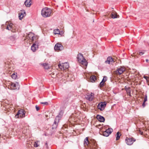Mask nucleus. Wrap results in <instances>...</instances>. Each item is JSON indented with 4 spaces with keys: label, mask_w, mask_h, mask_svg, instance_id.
<instances>
[{
    "label": "nucleus",
    "mask_w": 149,
    "mask_h": 149,
    "mask_svg": "<svg viewBox=\"0 0 149 149\" xmlns=\"http://www.w3.org/2000/svg\"><path fill=\"white\" fill-rule=\"evenodd\" d=\"M107 80V77L106 76H104L103 79L102 80V81L104 82H105Z\"/></svg>",
    "instance_id": "c756f323"
},
{
    "label": "nucleus",
    "mask_w": 149,
    "mask_h": 149,
    "mask_svg": "<svg viewBox=\"0 0 149 149\" xmlns=\"http://www.w3.org/2000/svg\"><path fill=\"white\" fill-rule=\"evenodd\" d=\"M54 33L55 34H60V31L58 29H55L54 31Z\"/></svg>",
    "instance_id": "393cba45"
},
{
    "label": "nucleus",
    "mask_w": 149,
    "mask_h": 149,
    "mask_svg": "<svg viewBox=\"0 0 149 149\" xmlns=\"http://www.w3.org/2000/svg\"><path fill=\"white\" fill-rule=\"evenodd\" d=\"M26 15L25 11L24 10H21L19 13V17L20 19H21L24 16Z\"/></svg>",
    "instance_id": "f8f14e48"
},
{
    "label": "nucleus",
    "mask_w": 149,
    "mask_h": 149,
    "mask_svg": "<svg viewBox=\"0 0 149 149\" xmlns=\"http://www.w3.org/2000/svg\"><path fill=\"white\" fill-rule=\"evenodd\" d=\"M106 106L105 102H101L97 106L98 108L100 111H102Z\"/></svg>",
    "instance_id": "0eeeda50"
},
{
    "label": "nucleus",
    "mask_w": 149,
    "mask_h": 149,
    "mask_svg": "<svg viewBox=\"0 0 149 149\" xmlns=\"http://www.w3.org/2000/svg\"><path fill=\"white\" fill-rule=\"evenodd\" d=\"M33 38H34V37L33 36H32L31 37V38H32V40H33Z\"/></svg>",
    "instance_id": "ea45409f"
},
{
    "label": "nucleus",
    "mask_w": 149,
    "mask_h": 149,
    "mask_svg": "<svg viewBox=\"0 0 149 149\" xmlns=\"http://www.w3.org/2000/svg\"><path fill=\"white\" fill-rule=\"evenodd\" d=\"M6 29L14 33L16 31V30L14 26L12 23H10L7 26Z\"/></svg>",
    "instance_id": "39448f33"
},
{
    "label": "nucleus",
    "mask_w": 149,
    "mask_h": 149,
    "mask_svg": "<svg viewBox=\"0 0 149 149\" xmlns=\"http://www.w3.org/2000/svg\"><path fill=\"white\" fill-rule=\"evenodd\" d=\"M63 66L64 67V69H68L69 67V65L67 63H63Z\"/></svg>",
    "instance_id": "6ab92c4d"
},
{
    "label": "nucleus",
    "mask_w": 149,
    "mask_h": 149,
    "mask_svg": "<svg viewBox=\"0 0 149 149\" xmlns=\"http://www.w3.org/2000/svg\"><path fill=\"white\" fill-rule=\"evenodd\" d=\"M41 65L45 69H48L49 68V65L48 63H45L42 64Z\"/></svg>",
    "instance_id": "f3484780"
},
{
    "label": "nucleus",
    "mask_w": 149,
    "mask_h": 149,
    "mask_svg": "<svg viewBox=\"0 0 149 149\" xmlns=\"http://www.w3.org/2000/svg\"><path fill=\"white\" fill-rule=\"evenodd\" d=\"M121 136V134L120 132H118L116 134V140H118L120 138V136Z\"/></svg>",
    "instance_id": "412c9836"
},
{
    "label": "nucleus",
    "mask_w": 149,
    "mask_h": 149,
    "mask_svg": "<svg viewBox=\"0 0 149 149\" xmlns=\"http://www.w3.org/2000/svg\"><path fill=\"white\" fill-rule=\"evenodd\" d=\"M54 49L56 50H62L63 49V47L61 44L57 43L54 47Z\"/></svg>",
    "instance_id": "6e6552de"
},
{
    "label": "nucleus",
    "mask_w": 149,
    "mask_h": 149,
    "mask_svg": "<svg viewBox=\"0 0 149 149\" xmlns=\"http://www.w3.org/2000/svg\"><path fill=\"white\" fill-rule=\"evenodd\" d=\"M94 97V94L92 93H88L86 96V98L87 100L89 101H92Z\"/></svg>",
    "instance_id": "9d476101"
},
{
    "label": "nucleus",
    "mask_w": 149,
    "mask_h": 149,
    "mask_svg": "<svg viewBox=\"0 0 149 149\" xmlns=\"http://www.w3.org/2000/svg\"><path fill=\"white\" fill-rule=\"evenodd\" d=\"M40 103L45 105H47L48 104V103L47 102H40Z\"/></svg>",
    "instance_id": "72a5a7b5"
},
{
    "label": "nucleus",
    "mask_w": 149,
    "mask_h": 149,
    "mask_svg": "<svg viewBox=\"0 0 149 149\" xmlns=\"http://www.w3.org/2000/svg\"><path fill=\"white\" fill-rule=\"evenodd\" d=\"M38 48V45L35 43L33 44L31 47V49L33 52L36 51Z\"/></svg>",
    "instance_id": "2eb2a0df"
},
{
    "label": "nucleus",
    "mask_w": 149,
    "mask_h": 149,
    "mask_svg": "<svg viewBox=\"0 0 149 149\" xmlns=\"http://www.w3.org/2000/svg\"><path fill=\"white\" fill-rule=\"evenodd\" d=\"M58 66L59 68L61 70H64V68L63 66V64L62 63L61 64H59L58 65Z\"/></svg>",
    "instance_id": "a878e982"
},
{
    "label": "nucleus",
    "mask_w": 149,
    "mask_h": 149,
    "mask_svg": "<svg viewBox=\"0 0 149 149\" xmlns=\"http://www.w3.org/2000/svg\"><path fill=\"white\" fill-rule=\"evenodd\" d=\"M126 92L127 93V94L129 95L130 96H131V90L130 88L128 90H127V91Z\"/></svg>",
    "instance_id": "cd10ccee"
},
{
    "label": "nucleus",
    "mask_w": 149,
    "mask_h": 149,
    "mask_svg": "<svg viewBox=\"0 0 149 149\" xmlns=\"http://www.w3.org/2000/svg\"><path fill=\"white\" fill-rule=\"evenodd\" d=\"M17 73L14 72L11 75L12 78L14 79H16L17 77Z\"/></svg>",
    "instance_id": "b1692460"
},
{
    "label": "nucleus",
    "mask_w": 149,
    "mask_h": 149,
    "mask_svg": "<svg viewBox=\"0 0 149 149\" xmlns=\"http://www.w3.org/2000/svg\"><path fill=\"white\" fill-rule=\"evenodd\" d=\"M96 79V77L95 76L93 75L90 77V80L91 82H94Z\"/></svg>",
    "instance_id": "a211bd4d"
},
{
    "label": "nucleus",
    "mask_w": 149,
    "mask_h": 149,
    "mask_svg": "<svg viewBox=\"0 0 149 149\" xmlns=\"http://www.w3.org/2000/svg\"><path fill=\"white\" fill-rule=\"evenodd\" d=\"M61 117L59 116V115L57 116L56 117L53 124L52 125V128H56L57 126V124L59 122V120L61 119Z\"/></svg>",
    "instance_id": "423d86ee"
},
{
    "label": "nucleus",
    "mask_w": 149,
    "mask_h": 149,
    "mask_svg": "<svg viewBox=\"0 0 149 149\" xmlns=\"http://www.w3.org/2000/svg\"><path fill=\"white\" fill-rule=\"evenodd\" d=\"M144 54V53L143 52H140L139 53V54L140 55H142Z\"/></svg>",
    "instance_id": "e433bc0d"
},
{
    "label": "nucleus",
    "mask_w": 149,
    "mask_h": 149,
    "mask_svg": "<svg viewBox=\"0 0 149 149\" xmlns=\"http://www.w3.org/2000/svg\"><path fill=\"white\" fill-rule=\"evenodd\" d=\"M146 62L148 63V59H146Z\"/></svg>",
    "instance_id": "58836bf2"
},
{
    "label": "nucleus",
    "mask_w": 149,
    "mask_h": 149,
    "mask_svg": "<svg viewBox=\"0 0 149 149\" xmlns=\"http://www.w3.org/2000/svg\"><path fill=\"white\" fill-rule=\"evenodd\" d=\"M25 113L24 110L22 109L19 110L17 114L15 116V118H18L19 117L22 118L25 117Z\"/></svg>",
    "instance_id": "7ed1b4c3"
},
{
    "label": "nucleus",
    "mask_w": 149,
    "mask_h": 149,
    "mask_svg": "<svg viewBox=\"0 0 149 149\" xmlns=\"http://www.w3.org/2000/svg\"><path fill=\"white\" fill-rule=\"evenodd\" d=\"M104 82L101 81L100 84V87H102L104 85Z\"/></svg>",
    "instance_id": "7c9ffc66"
},
{
    "label": "nucleus",
    "mask_w": 149,
    "mask_h": 149,
    "mask_svg": "<svg viewBox=\"0 0 149 149\" xmlns=\"http://www.w3.org/2000/svg\"><path fill=\"white\" fill-rule=\"evenodd\" d=\"M89 143V141H88V137L85 138L84 141V145L85 146H87Z\"/></svg>",
    "instance_id": "aec40b11"
},
{
    "label": "nucleus",
    "mask_w": 149,
    "mask_h": 149,
    "mask_svg": "<svg viewBox=\"0 0 149 149\" xmlns=\"http://www.w3.org/2000/svg\"><path fill=\"white\" fill-rule=\"evenodd\" d=\"M125 70V68L122 67L117 69L116 71V73L117 74L120 75L123 73V72Z\"/></svg>",
    "instance_id": "9b49d317"
},
{
    "label": "nucleus",
    "mask_w": 149,
    "mask_h": 149,
    "mask_svg": "<svg viewBox=\"0 0 149 149\" xmlns=\"http://www.w3.org/2000/svg\"><path fill=\"white\" fill-rule=\"evenodd\" d=\"M20 86L19 83L16 82L15 83H11L10 84V88L12 90H17L19 89Z\"/></svg>",
    "instance_id": "20e7f679"
},
{
    "label": "nucleus",
    "mask_w": 149,
    "mask_h": 149,
    "mask_svg": "<svg viewBox=\"0 0 149 149\" xmlns=\"http://www.w3.org/2000/svg\"><path fill=\"white\" fill-rule=\"evenodd\" d=\"M52 13L51 10L47 7H45L41 10L42 15L44 17H50Z\"/></svg>",
    "instance_id": "f257e3e1"
},
{
    "label": "nucleus",
    "mask_w": 149,
    "mask_h": 149,
    "mask_svg": "<svg viewBox=\"0 0 149 149\" xmlns=\"http://www.w3.org/2000/svg\"><path fill=\"white\" fill-rule=\"evenodd\" d=\"M10 39L11 40H14L15 39V36H11L10 38Z\"/></svg>",
    "instance_id": "f704fd0d"
},
{
    "label": "nucleus",
    "mask_w": 149,
    "mask_h": 149,
    "mask_svg": "<svg viewBox=\"0 0 149 149\" xmlns=\"http://www.w3.org/2000/svg\"><path fill=\"white\" fill-rule=\"evenodd\" d=\"M105 131L107 132L109 135L113 131V130L111 128H108Z\"/></svg>",
    "instance_id": "4be33fe9"
},
{
    "label": "nucleus",
    "mask_w": 149,
    "mask_h": 149,
    "mask_svg": "<svg viewBox=\"0 0 149 149\" xmlns=\"http://www.w3.org/2000/svg\"><path fill=\"white\" fill-rule=\"evenodd\" d=\"M144 78L146 79V80L147 79V78H148V77L147 76H144Z\"/></svg>",
    "instance_id": "4c0bfd02"
},
{
    "label": "nucleus",
    "mask_w": 149,
    "mask_h": 149,
    "mask_svg": "<svg viewBox=\"0 0 149 149\" xmlns=\"http://www.w3.org/2000/svg\"><path fill=\"white\" fill-rule=\"evenodd\" d=\"M36 109L37 111H38L39 110V107L37 105H36Z\"/></svg>",
    "instance_id": "c9c22d12"
},
{
    "label": "nucleus",
    "mask_w": 149,
    "mask_h": 149,
    "mask_svg": "<svg viewBox=\"0 0 149 149\" xmlns=\"http://www.w3.org/2000/svg\"><path fill=\"white\" fill-rule=\"evenodd\" d=\"M143 106H145V104H143Z\"/></svg>",
    "instance_id": "a19ab883"
},
{
    "label": "nucleus",
    "mask_w": 149,
    "mask_h": 149,
    "mask_svg": "<svg viewBox=\"0 0 149 149\" xmlns=\"http://www.w3.org/2000/svg\"><path fill=\"white\" fill-rule=\"evenodd\" d=\"M103 135L105 136H109V134L106 131H104L103 132Z\"/></svg>",
    "instance_id": "c85d7f7f"
},
{
    "label": "nucleus",
    "mask_w": 149,
    "mask_h": 149,
    "mask_svg": "<svg viewBox=\"0 0 149 149\" xmlns=\"http://www.w3.org/2000/svg\"><path fill=\"white\" fill-rule=\"evenodd\" d=\"M147 96L146 95L145 96V98L143 102V104H144V103L146 102L147 101Z\"/></svg>",
    "instance_id": "bb28decb"
},
{
    "label": "nucleus",
    "mask_w": 149,
    "mask_h": 149,
    "mask_svg": "<svg viewBox=\"0 0 149 149\" xmlns=\"http://www.w3.org/2000/svg\"><path fill=\"white\" fill-rule=\"evenodd\" d=\"M113 61V60L112 58L110 56H109L107 58V60L105 61V62L106 63L110 64L111 62Z\"/></svg>",
    "instance_id": "dca6fc26"
},
{
    "label": "nucleus",
    "mask_w": 149,
    "mask_h": 149,
    "mask_svg": "<svg viewBox=\"0 0 149 149\" xmlns=\"http://www.w3.org/2000/svg\"><path fill=\"white\" fill-rule=\"evenodd\" d=\"M96 118L100 122H103L104 121V118L103 116H102L100 115H97V116Z\"/></svg>",
    "instance_id": "ddd939ff"
},
{
    "label": "nucleus",
    "mask_w": 149,
    "mask_h": 149,
    "mask_svg": "<svg viewBox=\"0 0 149 149\" xmlns=\"http://www.w3.org/2000/svg\"><path fill=\"white\" fill-rule=\"evenodd\" d=\"M34 146L35 147H37L38 146V145L37 144V143L36 142H35V144H34Z\"/></svg>",
    "instance_id": "473e14b6"
},
{
    "label": "nucleus",
    "mask_w": 149,
    "mask_h": 149,
    "mask_svg": "<svg viewBox=\"0 0 149 149\" xmlns=\"http://www.w3.org/2000/svg\"><path fill=\"white\" fill-rule=\"evenodd\" d=\"M111 18L114 19L117 18V16L116 13H113L111 14Z\"/></svg>",
    "instance_id": "5701e85b"
},
{
    "label": "nucleus",
    "mask_w": 149,
    "mask_h": 149,
    "mask_svg": "<svg viewBox=\"0 0 149 149\" xmlns=\"http://www.w3.org/2000/svg\"><path fill=\"white\" fill-rule=\"evenodd\" d=\"M24 4L27 7H29L31 4V0H26L24 2Z\"/></svg>",
    "instance_id": "4468645a"
},
{
    "label": "nucleus",
    "mask_w": 149,
    "mask_h": 149,
    "mask_svg": "<svg viewBox=\"0 0 149 149\" xmlns=\"http://www.w3.org/2000/svg\"><path fill=\"white\" fill-rule=\"evenodd\" d=\"M136 141L135 139L132 138L126 139H125L126 143L128 145H131Z\"/></svg>",
    "instance_id": "1a4fd4ad"
},
{
    "label": "nucleus",
    "mask_w": 149,
    "mask_h": 149,
    "mask_svg": "<svg viewBox=\"0 0 149 149\" xmlns=\"http://www.w3.org/2000/svg\"><path fill=\"white\" fill-rule=\"evenodd\" d=\"M130 88V87H127V86H125V90L126 91H127V90H128Z\"/></svg>",
    "instance_id": "2f4dec72"
},
{
    "label": "nucleus",
    "mask_w": 149,
    "mask_h": 149,
    "mask_svg": "<svg viewBox=\"0 0 149 149\" xmlns=\"http://www.w3.org/2000/svg\"><path fill=\"white\" fill-rule=\"evenodd\" d=\"M77 58L78 61L80 63L85 66L87 65L88 63L81 54L79 53L77 55Z\"/></svg>",
    "instance_id": "f03ea898"
}]
</instances>
